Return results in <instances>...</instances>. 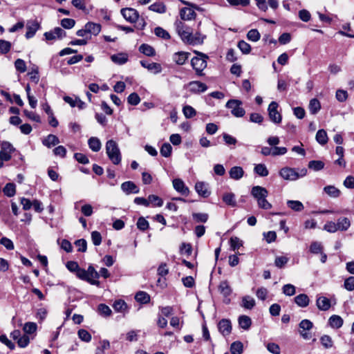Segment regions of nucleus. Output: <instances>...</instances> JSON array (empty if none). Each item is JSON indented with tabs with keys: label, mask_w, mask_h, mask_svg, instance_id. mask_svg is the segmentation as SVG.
I'll list each match as a JSON object with an SVG mask.
<instances>
[{
	"label": "nucleus",
	"mask_w": 354,
	"mask_h": 354,
	"mask_svg": "<svg viewBox=\"0 0 354 354\" xmlns=\"http://www.w3.org/2000/svg\"><path fill=\"white\" fill-rule=\"evenodd\" d=\"M194 53L196 56L192 59L191 65L197 75L203 76L204 75L203 71L207 66L209 57L206 54L196 50L194 51Z\"/></svg>",
	"instance_id": "f257e3e1"
},
{
	"label": "nucleus",
	"mask_w": 354,
	"mask_h": 354,
	"mask_svg": "<svg viewBox=\"0 0 354 354\" xmlns=\"http://www.w3.org/2000/svg\"><path fill=\"white\" fill-rule=\"evenodd\" d=\"M106 152L110 160L114 165L121 162V153L118 144L113 140H109L106 143Z\"/></svg>",
	"instance_id": "f03ea898"
},
{
	"label": "nucleus",
	"mask_w": 354,
	"mask_h": 354,
	"mask_svg": "<svg viewBox=\"0 0 354 354\" xmlns=\"http://www.w3.org/2000/svg\"><path fill=\"white\" fill-rule=\"evenodd\" d=\"M175 27L178 35L180 36L183 42L189 44V41L191 39L192 35V29L187 26L184 22L177 20L175 24Z\"/></svg>",
	"instance_id": "7ed1b4c3"
},
{
	"label": "nucleus",
	"mask_w": 354,
	"mask_h": 354,
	"mask_svg": "<svg viewBox=\"0 0 354 354\" xmlns=\"http://www.w3.org/2000/svg\"><path fill=\"white\" fill-rule=\"evenodd\" d=\"M242 102L239 100H230L227 102L225 106L231 110V113L236 118L243 117L245 113V109L241 106Z\"/></svg>",
	"instance_id": "20e7f679"
},
{
	"label": "nucleus",
	"mask_w": 354,
	"mask_h": 354,
	"mask_svg": "<svg viewBox=\"0 0 354 354\" xmlns=\"http://www.w3.org/2000/svg\"><path fill=\"white\" fill-rule=\"evenodd\" d=\"M278 104L272 101L268 106V115L270 120L275 123L279 124L281 122L282 116L281 113L277 111Z\"/></svg>",
	"instance_id": "39448f33"
},
{
	"label": "nucleus",
	"mask_w": 354,
	"mask_h": 354,
	"mask_svg": "<svg viewBox=\"0 0 354 354\" xmlns=\"http://www.w3.org/2000/svg\"><path fill=\"white\" fill-rule=\"evenodd\" d=\"M0 158L6 161L11 159V153L15 150L11 143L8 141H3L0 144Z\"/></svg>",
	"instance_id": "423d86ee"
},
{
	"label": "nucleus",
	"mask_w": 354,
	"mask_h": 354,
	"mask_svg": "<svg viewBox=\"0 0 354 354\" xmlns=\"http://www.w3.org/2000/svg\"><path fill=\"white\" fill-rule=\"evenodd\" d=\"M299 327L300 335L305 339H309L311 337V335L308 331L313 328V322L309 319H303L299 324Z\"/></svg>",
	"instance_id": "0eeeda50"
},
{
	"label": "nucleus",
	"mask_w": 354,
	"mask_h": 354,
	"mask_svg": "<svg viewBox=\"0 0 354 354\" xmlns=\"http://www.w3.org/2000/svg\"><path fill=\"white\" fill-rule=\"evenodd\" d=\"M120 12L122 17L130 23H136L139 18L138 12L132 8H122Z\"/></svg>",
	"instance_id": "6e6552de"
},
{
	"label": "nucleus",
	"mask_w": 354,
	"mask_h": 354,
	"mask_svg": "<svg viewBox=\"0 0 354 354\" xmlns=\"http://www.w3.org/2000/svg\"><path fill=\"white\" fill-rule=\"evenodd\" d=\"M44 36L47 41H52L63 38L66 36V32L61 28L56 27L49 32H46Z\"/></svg>",
	"instance_id": "1a4fd4ad"
},
{
	"label": "nucleus",
	"mask_w": 354,
	"mask_h": 354,
	"mask_svg": "<svg viewBox=\"0 0 354 354\" xmlns=\"http://www.w3.org/2000/svg\"><path fill=\"white\" fill-rule=\"evenodd\" d=\"M279 175L285 180H295L299 178V173L292 168L284 167L279 171Z\"/></svg>",
	"instance_id": "9d476101"
},
{
	"label": "nucleus",
	"mask_w": 354,
	"mask_h": 354,
	"mask_svg": "<svg viewBox=\"0 0 354 354\" xmlns=\"http://www.w3.org/2000/svg\"><path fill=\"white\" fill-rule=\"evenodd\" d=\"M39 23L36 20L28 21L26 24L27 31L26 32V38L30 39L33 37L36 32L40 28Z\"/></svg>",
	"instance_id": "9b49d317"
},
{
	"label": "nucleus",
	"mask_w": 354,
	"mask_h": 354,
	"mask_svg": "<svg viewBox=\"0 0 354 354\" xmlns=\"http://www.w3.org/2000/svg\"><path fill=\"white\" fill-rule=\"evenodd\" d=\"M218 329L223 336L229 335L232 331L231 322L227 319H221L218 324Z\"/></svg>",
	"instance_id": "f8f14e48"
},
{
	"label": "nucleus",
	"mask_w": 354,
	"mask_h": 354,
	"mask_svg": "<svg viewBox=\"0 0 354 354\" xmlns=\"http://www.w3.org/2000/svg\"><path fill=\"white\" fill-rule=\"evenodd\" d=\"M173 187L174 189L184 196H188L189 193V188L185 185V183L180 178L173 180Z\"/></svg>",
	"instance_id": "ddd939ff"
},
{
	"label": "nucleus",
	"mask_w": 354,
	"mask_h": 354,
	"mask_svg": "<svg viewBox=\"0 0 354 354\" xmlns=\"http://www.w3.org/2000/svg\"><path fill=\"white\" fill-rule=\"evenodd\" d=\"M251 194L258 201L263 197H267L268 192L265 187L257 185L252 188Z\"/></svg>",
	"instance_id": "4468645a"
},
{
	"label": "nucleus",
	"mask_w": 354,
	"mask_h": 354,
	"mask_svg": "<svg viewBox=\"0 0 354 354\" xmlns=\"http://www.w3.org/2000/svg\"><path fill=\"white\" fill-rule=\"evenodd\" d=\"M121 189L126 194H138L140 192L138 186L132 181H126L121 185Z\"/></svg>",
	"instance_id": "2eb2a0df"
},
{
	"label": "nucleus",
	"mask_w": 354,
	"mask_h": 354,
	"mask_svg": "<svg viewBox=\"0 0 354 354\" xmlns=\"http://www.w3.org/2000/svg\"><path fill=\"white\" fill-rule=\"evenodd\" d=\"M316 306L319 310L326 311L329 310L331 306V300L324 296H317Z\"/></svg>",
	"instance_id": "dca6fc26"
},
{
	"label": "nucleus",
	"mask_w": 354,
	"mask_h": 354,
	"mask_svg": "<svg viewBox=\"0 0 354 354\" xmlns=\"http://www.w3.org/2000/svg\"><path fill=\"white\" fill-rule=\"evenodd\" d=\"M195 190L199 196L203 198H207L211 194L208 184L204 182H197L195 185Z\"/></svg>",
	"instance_id": "f3484780"
},
{
	"label": "nucleus",
	"mask_w": 354,
	"mask_h": 354,
	"mask_svg": "<svg viewBox=\"0 0 354 354\" xmlns=\"http://www.w3.org/2000/svg\"><path fill=\"white\" fill-rule=\"evenodd\" d=\"M189 86L190 91L194 93H203L207 89V85L200 81L191 82Z\"/></svg>",
	"instance_id": "a211bd4d"
},
{
	"label": "nucleus",
	"mask_w": 354,
	"mask_h": 354,
	"mask_svg": "<svg viewBox=\"0 0 354 354\" xmlns=\"http://www.w3.org/2000/svg\"><path fill=\"white\" fill-rule=\"evenodd\" d=\"M86 270L88 277L91 279L90 284L99 286L100 281L96 280V279L100 277V274L95 270L93 266H89L88 269Z\"/></svg>",
	"instance_id": "6ab92c4d"
},
{
	"label": "nucleus",
	"mask_w": 354,
	"mask_h": 354,
	"mask_svg": "<svg viewBox=\"0 0 354 354\" xmlns=\"http://www.w3.org/2000/svg\"><path fill=\"white\" fill-rule=\"evenodd\" d=\"M244 174V171L241 167H232L229 171L230 177L234 180H240Z\"/></svg>",
	"instance_id": "aec40b11"
},
{
	"label": "nucleus",
	"mask_w": 354,
	"mask_h": 354,
	"mask_svg": "<svg viewBox=\"0 0 354 354\" xmlns=\"http://www.w3.org/2000/svg\"><path fill=\"white\" fill-rule=\"evenodd\" d=\"M140 64L145 68H147L149 71H153L155 73H159L162 71V68L160 64L151 62L149 63L147 61L142 60L140 61Z\"/></svg>",
	"instance_id": "412c9836"
},
{
	"label": "nucleus",
	"mask_w": 354,
	"mask_h": 354,
	"mask_svg": "<svg viewBox=\"0 0 354 354\" xmlns=\"http://www.w3.org/2000/svg\"><path fill=\"white\" fill-rule=\"evenodd\" d=\"M59 143V138L53 134H49L42 140V144L48 148H51L52 147L55 146Z\"/></svg>",
	"instance_id": "4be33fe9"
},
{
	"label": "nucleus",
	"mask_w": 354,
	"mask_h": 354,
	"mask_svg": "<svg viewBox=\"0 0 354 354\" xmlns=\"http://www.w3.org/2000/svg\"><path fill=\"white\" fill-rule=\"evenodd\" d=\"M189 53L185 52H178L174 54L173 60L178 65L184 64L188 59Z\"/></svg>",
	"instance_id": "5701e85b"
},
{
	"label": "nucleus",
	"mask_w": 354,
	"mask_h": 354,
	"mask_svg": "<svg viewBox=\"0 0 354 354\" xmlns=\"http://www.w3.org/2000/svg\"><path fill=\"white\" fill-rule=\"evenodd\" d=\"M196 12L189 8H183L180 10V16L183 20H191L196 16Z\"/></svg>",
	"instance_id": "b1692460"
},
{
	"label": "nucleus",
	"mask_w": 354,
	"mask_h": 354,
	"mask_svg": "<svg viewBox=\"0 0 354 354\" xmlns=\"http://www.w3.org/2000/svg\"><path fill=\"white\" fill-rule=\"evenodd\" d=\"M343 319L340 316L336 315H332L328 319L329 325L332 328L336 329L341 328L343 325Z\"/></svg>",
	"instance_id": "393cba45"
},
{
	"label": "nucleus",
	"mask_w": 354,
	"mask_h": 354,
	"mask_svg": "<svg viewBox=\"0 0 354 354\" xmlns=\"http://www.w3.org/2000/svg\"><path fill=\"white\" fill-rule=\"evenodd\" d=\"M85 28L88 31V34L97 35L101 30V26L99 24H95L93 22H88L85 24Z\"/></svg>",
	"instance_id": "a878e982"
},
{
	"label": "nucleus",
	"mask_w": 354,
	"mask_h": 354,
	"mask_svg": "<svg viewBox=\"0 0 354 354\" xmlns=\"http://www.w3.org/2000/svg\"><path fill=\"white\" fill-rule=\"evenodd\" d=\"M308 109L312 115L317 114L321 109L320 102L317 98H313L310 100Z\"/></svg>",
	"instance_id": "bb28decb"
},
{
	"label": "nucleus",
	"mask_w": 354,
	"mask_h": 354,
	"mask_svg": "<svg viewBox=\"0 0 354 354\" xmlns=\"http://www.w3.org/2000/svg\"><path fill=\"white\" fill-rule=\"evenodd\" d=\"M113 308L116 312L121 313H125L128 310L127 304L122 299L115 300L113 304Z\"/></svg>",
	"instance_id": "cd10ccee"
},
{
	"label": "nucleus",
	"mask_w": 354,
	"mask_h": 354,
	"mask_svg": "<svg viewBox=\"0 0 354 354\" xmlns=\"http://www.w3.org/2000/svg\"><path fill=\"white\" fill-rule=\"evenodd\" d=\"M89 148L94 152H97L100 150L102 144L99 138L96 137H91L88 140Z\"/></svg>",
	"instance_id": "c85d7f7f"
},
{
	"label": "nucleus",
	"mask_w": 354,
	"mask_h": 354,
	"mask_svg": "<svg viewBox=\"0 0 354 354\" xmlns=\"http://www.w3.org/2000/svg\"><path fill=\"white\" fill-rule=\"evenodd\" d=\"M309 301V298L306 294H300L295 297V302L301 308L308 306Z\"/></svg>",
	"instance_id": "c756f323"
},
{
	"label": "nucleus",
	"mask_w": 354,
	"mask_h": 354,
	"mask_svg": "<svg viewBox=\"0 0 354 354\" xmlns=\"http://www.w3.org/2000/svg\"><path fill=\"white\" fill-rule=\"evenodd\" d=\"M205 37V35H202L199 32H196L195 34L192 33L191 39L188 40L189 44L193 46L202 44Z\"/></svg>",
	"instance_id": "7c9ffc66"
},
{
	"label": "nucleus",
	"mask_w": 354,
	"mask_h": 354,
	"mask_svg": "<svg viewBox=\"0 0 354 354\" xmlns=\"http://www.w3.org/2000/svg\"><path fill=\"white\" fill-rule=\"evenodd\" d=\"M336 224L338 230L346 231L351 226V221L346 217H341L337 219Z\"/></svg>",
	"instance_id": "2f4dec72"
},
{
	"label": "nucleus",
	"mask_w": 354,
	"mask_h": 354,
	"mask_svg": "<svg viewBox=\"0 0 354 354\" xmlns=\"http://www.w3.org/2000/svg\"><path fill=\"white\" fill-rule=\"evenodd\" d=\"M287 206L295 212H301L304 209L303 203L299 201L288 200Z\"/></svg>",
	"instance_id": "473e14b6"
},
{
	"label": "nucleus",
	"mask_w": 354,
	"mask_h": 354,
	"mask_svg": "<svg viewBox=\"0 0 354 354\" xmlns=\"http://www.w3.org/2000/svg\"><path fill=\"white\" fill-rule=\"evenodd\" d=\"M110 342L109 340L103 339L99 342V346L95 349V354H105V351L110 348Z\"/></svg>",
	"instance_id": "72a5a7b5"
},
{
	"label": "nucleus",
	"mask_w": 354,
	"mask_h": 354,
	"mask_svg": "<svg viewBox=\"0 0 354 354\" xmlns=\"http://www.w3.org/2000/svg\"><path fill=\"white\" fill-rule=\"evenodd\" d=\"M111 59L113 62L119 65H122L127 62L128 57L124 53H118L111 55Z\"/></svg>",
	"instance_id": "f704fd0d"
},
{
	"label": "nucleus",
	"mask_w": 354,
	"mask_h": 354,
	"mask_svg": "<svg viewBox=\"0 0 354 354\" xmlns=\"http://www.w3.org/2000/svg\"><path fill=\"white\" fill-rule=\"evenodd\" d=\"M315 138L317 142L322 145L326 144L328 140L327 133L324 129L318 130L316 133Z\"/></svg>",
	"instance_id": "c9c22d12"
},
{
	"label": "nucleus",
	"mask_w": 354,
	"mask_h": 354,
	"mask_svg": "<svg viewBox=\"0 0 354 354\" xmlns=\"http://www.w3.org/2000/svg\"><path fill=\"white\" fill-rule=\"evenodd\" d=\"M324 191L326 194L332 198H337L341 194L340 190L333 185H328L324 187Z\"/></svg>",
	"instance_id": "e433bc0d"
},
{
	"label": "nucleus",
	"mask_w": 354,
	"mask_h": 354,
	"mask_svg": "<svg viewBox=\"0 0 354 354\" xmlns=\"http://www.w3.org/2000/svg\"><path fill=\"white\" fill-rule=\"evenodd\" d=\"M255 300L250 296L247 295L242 298L241 306L245 309L251 310L255 306Z\"/></svg>",
	"instance_id": "4c0bfd02"
},
{
	"label": "nucleus",
	"mask_w": 354,
	"mask_h": 354,
	"mask_svg": "<svg viewBox=\"0 0 354 354\" xmlns=\"http://www.w3.org/2000/svg\"><path fill=\"white\" fill-rule=\"evenodd\" d=\"M254 171L261 177H266L269 174L266 165L261 163L255 165Z\"/></svg>",
	"instance_id": "58836bf2"
},
{
	"label": "nucleus",
	"mask_w": 354,
	"mask_h": 354,
	"mask_svg": "<svg viewBox=\"0 0 354 354\" xmlns=\"http://www.w3.org/2000/svg\"><path fill=\"white\" fill-rule=\"evenodd\" d=\"M239 324L244 330H248L252 324L251 319L247 315H241L239 317Z\"/></svg>",
	"instance_id": "ea45409f"
},
{
	"label": "nucleus",
	"mask_w": 354,
	"mask_h": 354,
	"mask_svg": "<svg viewBox=\"0 0 354 354\" xmlns=\"http://www.w3.org/2000/svg\"><path fill=\"white\" fill-rule=\"evenodd\" d=\"M149 9L151 11H153V12H155L157 13H160V14H162L166 12V6L163 3H161V2H156L153 4H151L149 7Z\"/></svg>",
	"instance_id": "a19ab883"
},
{
	"label": "nucleus",
	"mask_w": 354,
	"mask_h": 354,
	"mask_svg": "<svg viewBox=\"0 0 354 354\" xmlns=\"http://www.w3.org/2000/svg\"><path fill=\"white\" fill-rule=\"evenodd\" d=\"M139 50L140 53L149 57L153 56L155 55L156 53L154 48L152 46L146 44H142L139 47Z\"/></svg>",
	"instance_id": "79ce46f5"
},
{
	"label": "nucleus",
	"mask_w": 354,
	"mask_h": 354,
	"mask_svg": "<svg viewBox=\"0 0 354 354\" xmlns=\"http://www.w3.org/2000/svg\"><path fill=\"white\" fill-rule=\"evenodd\" d=\"M135 299L141 304H147L150 301V296L145 292L140 291L136 293Z\"/></svg>",
	"instance_id": "37998d69"
},
{
	"label": "nucleus",
	"mask_w": 354,
	"mask_h": 354,
	"mask_svg": "<svg viewBox=\"0 0 354 354\" xmlns=\"http://www.w3.org/2000/svg\"><path fill=\"white\" fill-rule=\"evenodd\" d=\"M223 201L227 205L231 207H235L236 205V201L235 199V195L233 193H226L223 196Z\"/></svg>",
	"instance_id": "c03bdc74"
},
{
	"label": "nucleus",
	"mask_w": 354,
	"mask_h": 354,
	"mask_svg": "<svg viewBox=\"0 0 354 354\" xmlns=\"http://www.w3.org/2000/svg\"><path fill=\"white\" fill-rule=\"evenodd\" d=\"M243 350V345L240 341H236L231 344L230 351L232 354H241Z\"/></svg>",
	"instance_id": "a18cd8bd"
},
{
	"label": "nucleus",
	"mask_w": 354,
	"mask_h": 354,
	"mask_svg": "<svg viewBox=\"0 0 354 354\" xmlns=\"http://www.w3.org/2000/svg\"><path fill=\"white\" fill-rule=\"evenodd\" d=\"M218 289L221 293L225 297H227L232 293V289L226 281L221 282Z\"/></svg>",
	"instance_id": "49530a36"
},
{
	"label": "nucleus",
	"mask_w": 354,
	"mask_h": 354,
	"mask_svg": "<svg viewBox=\"0 0 354 354\" xmlns=\"http://www.w3.org/2000/svg\"><path fill=\"white\" fill-rule=\"evenodd\" d=\"M308 166L309 169L318 171L324 169V162L322 160H311L308 162Z\"/></svg>",
	"instance_id": "de8ad7c7"
},
{
	"label": "nucleus",
	"mask_w": 354,
	"mask_h": 354,
	"mask_svg": "<svg viewBox=\"0 0 354 354\" xmlns=\"http://www.w3.org/2000/svg\"><path fill=\"white\" fill-rule=\"evenodd\" d=\"M320 342L322 345L325 348H330L333 346V342L332 338L327 335H324L320 337Z\"/></svg>",
	"instance_id": "09e8293b"
},
{
	"label": "nucleus",
	"mask_w": 354,
	"mask_h": 354,
	"mask_svg": "<svg viewBox=\"0 0 354 354\" xmlns=\"http://www.w3.org/2000/svg\"><path fill=\"white\" fill-rule=\"evenodd\" d=\"M4 194L8 197H12L15 194V185L13 183H7L3 189Z\"/></svg>",
	"instance_id": "8fccbe9b"
},
{
	"label": "nucleus",
	"mask_w": 354,
	"mask_h": 354,
	"mask_svg": "<svg viewBox=\"0 0 354 354\" xmlns=\"http://www.w3.org/2000/svg\"><path fill=\"white\" fill-rule=\"evenodd\" d=\"M37 326L35 322H26L23 328V330L26 335L32 334L37 330Z\"/></svg>",
	"instance_id": "3c124183"
},
{
	"label": "nucleus",
	"mask_w": 354,
	"mask_h": 354,
	"mask_svg": "<svg viewBox=\"0 0 354 354\" xmlns=\"http://www.w3.org/2000/svg\"><path fill=\"white\" fill-rule=\"evenodd\" d=\"M230 244L232 250L235 251L243 245V242L239 238L232 236L230 239Z\"/></svg>",
	"instance_id": "603ef678"
},
{
	"label": "nucleus",
	"mask_w": 354,
	"mask_h": 354,
	"mask_svg": "<svg viewBox=\"0 0 354 354\" xmlns=\"http://www.w3.org/2000/svg\"><path fill=\"white\" fill-rule=\"evenodd\" d=\"M11 43L4 39H0V53L6 54L11 48Z\"/></svg>",
	"instance_id": "864d4df0"
},
{
	"label": "nucleus",
	"mask_w": 354,
	"mask_h": 354,
	"mask_svg": "<svg viewBox=\"0 0 354 354\" xmlns=\"http://www.w3.org/2000/svg\"><path fill=\"white\" fill-rule=\"evenodd\" d=\"M99 313L104 317H109L111 315V308L106 304H101L97 307Z\"/></svg>",
	"instance_id": "5fc2aeb1"
},
{
	"label": "nucleus",
	"mask_w": 354,
	"mask_h": 354,
	"mask_svg": "<svg viewBox=\"0 0 354 354\" xmlns=\"http://www.w3.org/2000/svg\"><path fill=\"white\" fill-rule=\"evenodd\" d=\"M154 33L157 37L164 39H169L170 38L169 32L161 27H156L154 29Z\"/></svg>",
	"instance_id": "6e6d98bb"
},
{
	"label": "nucleus",
	"mask_w": 354,
	"mask_h": 354,
	"mask_svg": "<svg viewBox=\"0 0 354 354\" xmlns=\"http://www.w3.org/2000/svg\"><path fill=\"white\" fill-rule=\"evenodd\" d=\"M149 204L151 203L154 206L161 207L163 205V201L159 196L156 195H149L148 197Z\"/></svg>",
	"instance_id": "4d7b16f0"
},
{
	"label": "nucleus",
	"mask_w": 354,
	"mask_h": 354,
	"mask_svg": "<svg viewBox=\"0 0 354 354\" xmlns=\"http://www.w3.org/2000/svg\"><path fill=\"white\" fill-rule=\"evenodd\" d=\"M183 112L186 118H192L196 115V110L189 105H186L183 109Z\"/></svg>",
	"instance_id": "13d9d810"
},
{
	"label": "nucleus",
	"mask_w": 354,
	"mask_h": 354,
	"mask_svg": "<svg viewBox=\"0 0 354 354\" xmlns=\"http://www.w3.org/2000/svg\"><path fill=\"white\" fill-rule=\"evenodd\" d=\"M172 151V147L169 143H164L160 148V154L164 157H169Z\"/></svg>",
	"instance_id": "bf43d9fd"
},
{
	"label": "nucleus",
	"mask_w": 354,
	"mask_h": 354,
	"mask_svg": "<svg viewBox=\"0 0 354 354\" xmlns=\"http://www.w3.org/2000/svg\"><path fill=\"white\" fill-rule=\"evenodd\" d=\"M323 250V247L321 243L317 241H314L311 243L310 246V251L313 254H319L322 253Z\"/></svg>",
	"instance_id": "052dcab7"
},
{
	"label": "nucleus",
	"mask_w": 354,
	"mask_h": 354,
	"mask_svg": "<svg viewBox=\"0 0 354 354\" xmlns=\"http://www.w3.org/2000/svg\"><path fill=\"white\" fill-rule=\"evenodd\" d=\"M260 33L257 29H252L248 31L247 34V37L249 40L252 41H257L260 39Z\"/></svg>",
	"instance_id": "680f3d73"
},
{
	"label": "nucleus",
	"mask_w": 354,
	"mask_h": 354,
	"mask_svg": "<svg viewBox=\"0 0 354 354\" xmlns=\"http://www.w3.org/2000/svg\"><path fill=\"white\" fill-rule=\"evenodd\" d=\"M75 245L77 248L78 252H85L87 250V243L84 239L75 241Z\"/></svg>",
	"instance_id": "e2e57ef3"
},
{
	"label": "nucleus",
	"mask_w": 354,
	"mask_h": 354,
	"mask_svg": "<svg viewBox=\"0 0 354 354\" xmlns=\"http://www.w3.org/2000/svg\"><path fill=\"white\" fill-rule=\"evenodd\" d=\"M192 217L198 223H205L208 219V214L206 213H193Z\"/></svg>",
	"instance_id": "0e129e2a"
},
{
	"label": "nucleus",
	"mask_w": 354,
	"mask_h": 354,
	"mask_svg": "<svg viewBox=\"0 0 354 354\" xmlns=\"http://www.w3.org/2000/svg\"><path fill=\"white\" fill-rule=\"evenodd\" d=\"M79 338L86 342H89L91 340V335L84 329H80L78 331Z\"/></svg>",
	"instance_id": "69168bd1"
},
{
	"label": "nucleus",
	"mask_w": 354,
	"mask_h": 354,
	"mask_svg": "<svg viewBox=\"0 0 354 354\" xmlns=\"http://www.w3.org/2000/svg\"><path fill=\"white\" fill-rule=\"evenodd\" d=\"M136 225L138 228L141 231H145L149 226V222L144 217H140Z\"/></svg>",
	"instance_id": "338daca9"
},
{
	"label": "nucleus",
	"mask_w": 354,
	"mask_h": 354,
	"mask_svg": "<svg viewBox=\"0 0 354 354\" xmlns=\"http://www.w3.org/2000/svg\"><path fill=\"white\" fill-rule=\"evenodd\" d=\"M127 102L129 104L136 106L140 103V98L136 93H132L128 96Z\"/></svg>",
	"instance_id": "774afa93"
}]
</instances>
